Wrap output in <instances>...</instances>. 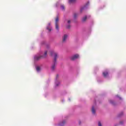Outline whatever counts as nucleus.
Returning a JSON list of instances; mask_svg holds the SVG:
<instances>
[{"instance_id":"nucleus-1","label":"nucleus","mask_w":126,"mask_h":126,"mask_svg":"<svg viewBox=\"0 0 126 126\" xmlns=\"http://www.w3.org/2000/svg\"><path fill=\"white\" fill-rule=\"evenodd\" d=\"M47 51H45L44 52V55L43 56H41L40 55H36L34 56V60L35 61H38V60H40L41 58L45 57L47 56Z\"/></svg>"},{"instance_id":"nucleus-2","label":"nucleus","mask_w":126,"mask_h":126,"mask_svg":"<svg viewBox=\"0 0 126 126\" xmlns=\"http://www.w3.org/2000/svg\"><path fill=\"white\" fill-rule=\"evenodd\" d=\"M51 56H54V62H56L57 60V57H58V54H57L56 53H55V52L52 51L51 52Z\"/></svg>"},{"instance_id":"nucleus-3","label":"nucleus","mask_w":126,"mask_h":126,"mask_svg":"<svg viewBox=\"0 0 126 126\" xmlns=\"http://www.w3.org/2000/svg\"><path fill=\"white\" fill-rule=\"evenodd\" d=\"M58 22H59V17H57L56 19V29H59V25H58Z\"/></svg>"},{"instance_id":"nucleus-4","label":"nucleus","mask_w":126,"mask_h":126,"mask_svg":"<svg viewBox=\"0 0 126 126\" xmlns=\"http://www.w3.org/2000/svg\"><path fill=\"white\" fill-rule=\"evenodd\" d=\"M79 57V55H78V54H76L75 55H74L73 57H72L71 58V59L73 61L74 60H75V59H78V58Z\"/></svg>"},{"instance_id":"nucleus-5","label":"nucleus","mask_w":126,"mask_h":126,"mask_svg":"<svg viewBox=\"0 0 126 126\" xmlns=\"http://www.w3.org/2000/svg\"><path fill=\"white\" fill-rule=\"evenodd\" d=\"M66 38H67V35L64 34L63 37V42H64L66 40Z\"/></svg>"},{"instance_id":"nucleus-6","label":"nucleus","mask_w":126,"mask_h":126,"mask_svg":"<svg viewBox=\"0 0 126 126\" xmlns=\"http://www.w3.org/2000/svg\"><path fill=\"white\" fill-rule=\"evenodd\" d=\"M103 75L104 76V77H106V76L108 75V72H103Z\"/></svg>"},{"instance_id":"nucleus-7","label":"nucleus","mask_w":126,"mask_h":126,"mask_svg":"<svg viewBox=\"0 0 126 126\" xmlns=\"http://www.w3.org/2000/svg\"><path fill=\"white\" fill-rule=\"evenodd\" d=\"M92 111L93 114H95V108L94 107V106L92 107Z\"/></svg>"},{"instance_id":"nucleus-8","label":"nucleus","mask_w":126,"mask_h":126,"mask_svg":"<svg viewBox=\"0 0 126 126\" xmlns=\"http://www.w3.org/2000/svg\"><path fill=\"white\" fill-rule=\"evenodd\" d=\"M76 0H69V3H71L72 2H74V1H75Z\"/></svg>"},{"instance_id":"nucleus-9","label":"nucleus","mask_w":126,"mask_h":126,"mask_svg":"<svg viewBox=\"0 0 126 126\" xmlns=\"http://www.w3.org/2000/svg\"><path fill=\"white\" fill-rule=\"evenodd\" d=\"M87 19V17L85 16V17H84L83 18L82 20H83V21H85V20H86Z\"/></svg>"},{"instance_id":"nucleus-10","label":"nucleus","mask_w":126,"mask_h":126,"mask_svg":"<svg viewBox=\"0 0 126 126\" xmlns=\"http://www.w3.org/2000/svg\"><path fill=\"white\" fill-rule=\"evenodd\" d=\"M36 70L37 71H39L40 70V67L36 66Z\"/></svg>"},{"instance_id":"nucleus-11","label":"nucleus","mask_w":126,"mask_h":126,"mask_svg":"<svg viewBox=\"0 0 126 126\" xmlns=\"http://www.w3.org/2000/svg\"><path fill=\"white\" fill-rule=\"evenodd\" d=\"M47 30H48L49 31H51L52 30V29H51V28L47 27Z\"/></svg>"},{"instance_id":"nucleus-12","label":"nucleus","mask_w":126,"mask_h":126,"mask_svg":"<svg viewBox=\"0 0 126 126\" xmlns=\"http://www.w3.org/2000/svg\"><path fill=\"white\" fill-rule=\"evenodd\" d=\"M62 9H64V6L63 5L61 6Z\"/></svg>"},{"instance_id":"nucleus-13","label":"nucleus","mask_w":126,"mask_h":126,"mask_svg":"<svg viewBox=\"0 0 126 126\" xmlns=\"http://www.w3.org/2000/svg\"><path fill=\"white\" fill-rule=\"evenodd\" d=\"M98 126H102V125L101 124V122H98Z\"/></svg>"},{"instance_id":"nucleus-14","label":"nucleus","mask_w":126,"mask_h":126,"mask_svg":"<svg viewBox=\"0 0 126 126\" xmlns=\"http://www.w3.org/2000/svg\"><path fill=\"white\" fill-rule=\"evenodd\" d=\"M52 69H55V64L52 66Z\"/></svg>"},{"instance_id":"nucleus-15","label":"nucleus","mask_w":126,"mask_h":126,"mask_svg":"<svg viewBox=\"0 0 126 126\" xmlns=\"http://www.w3.org/2000/svg\"><path fill=\"white\" fill-rule=\"evenodd\" d=\"M68 23H70V21H68Z\"/></svg>"},{"instance_id":"nucleus-16","label":"nucleus","mask_w":126,"mask_h":126,"mask_svg":"<svg viewBox=\"0 0 126 126\" xmlns=\"http://www.w3.org/2000/svg\"><path fill=\"white\" fill-rule=\"evenodd\" d=\"M67 27V28H69L70 26H68Z\"/></svg>"},{"instance_id":"nucleus-17","label":"nucleus","mask_w":126,"mask_h":126,"mask_svg":"<svg viewBox=\"0 0 126 126\" xmlns=\"http://www.w3.org/2000/svg\"><path fill=\"white\" fill-rule=\"evenodd\" d=\"M50 24H49V26H50Z\"/></svg>"}]
</instances>
